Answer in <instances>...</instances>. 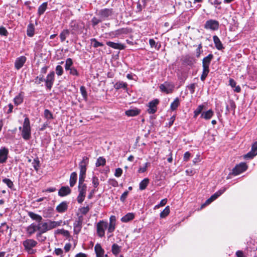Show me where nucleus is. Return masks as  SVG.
Returning <instances> with one entry per match:
<instances>
[{
	"instance_id": "1",
	"label": "nucleus",
	"mask_w": 257,
	"mask_h": 257,
	"mask_svg": "<svg viewBox=\"0 0 257 257\" xmlns=\"http://www.w3.org/2000/svg\"><path fill=\"white\" fill-rule=\"evenodd\" d=\"M19 130L21 131L22 137L25 140L28 141L31 139V128L30 120L28 117H25L23 124V127L20 126Z\"/></svg>"
},
{
	"instance_id": "2",
	"label": "nucleus",
	"mask_w": 257,
	"mask_h": 257,
	"mask_svg": "<svg viewBox=\"0 0 257 257\" xmlns=\"http://www.w3.org/2000/svg\"><path fill=\"white\" fill-rule=\"evenodd\" d=\"M70 27L71 33L72 34L77 35L83 32L84 24L83 23L73 21L70 23Z\"/></svg>"
},
{
	"instance_id": "3",
	"label": "nucleus",
	"mask_w": 257,
	"mask_h": 257,
	"mask_svg": "<svg viewBox=\"0 0 257 257\" xmlns=\"http://www.w3.org/2000/svg\"><path fill=\"white\" fill-rule=\"evenodd\" d=\"M108 226V222L104 220H100L96 224V233L100 237L105 235V231Z\"/></svg>"
},
{
	"instance_id": "4",
	"label": "nucleus",
	"mask_w": 257,
	"mask_h": 257,
	"mask_svg": "<svg viewBox=\"0 0 257 257\" xmlns=\"http://www.w3.org/2000/svg\"><path fill=\"white\" fill-rule=\"evenodd\" d=\"M37 242L32 239H27L23 242L25 250H26L30 253H32V248L35 247L37 244Z\"/></svg>"
},
{
	"instance_id": "5",
	"label": "nucleus",
	"mask_w": 257,
	"mask_h": 257,
	"mask_svg": "<svg viewBox=\"0 0 257 257\" xmlns=\"http://www.w3.org/2000/svg\"><path fill=\"white\" fill-rule=\"evenodd\" d=\"M226 188H223L219 190H218L217 192L215 193L213 195H212L209 198H208L205 202L203 204L201 205V208L204 207L207 205L211 203L212 201L215 200L216 199H217L219 196H220L222 194H223L225 191L226 190Z\"/></svg>"
},
{
	"instance_id": "6",
	"label": "nucleus",
	"mask_w": 257,
	"mask_h": 257,
	"mask_svg": "<svg viewBox=\"0 0 257 257\" xmlns=\"http://www.w3.org/2000/svg\"><path fill=\"white\" fill-rule=\"evenodd\" d=\"M174 88V85L171 82H165L163 84H161L160 89L161 91L165 92L168 94L172 92Z\"/></svg>"
},
{
	"instance_id": "7",
	"label": "nucleus",
	"mask_w": 257,
	"mask_h": 257,
	"mask_svg": "<svg viewBox=\"0 0 257 257\" xmlns=\"http://www.w3.org/2000/svg\"><path fill=\"white\" fill-rule=\"evenodd\" d=\"M219 28V22L214 20H209L206 22L204 28L211 30H217Z\"/></svg>"
},
{
	"instance_id": "8",
	"label": "nucleus",
	"mask_w": 257,
	"mask_h": 257,
	"mask_svg": "<svg viewBox=\"0 0 257 257\" xmlns=\"http://www.w3.org/2000/svg\"><path fill=\"white\" fill-rule=\"evenodd\" d=\"M247 168V166L245 163H241L236 166L232 170V174L234 175H238L244 172Z\"/></svg>"
},
{
	"instance_id": "9",
	"label": "nucleus",
	"mask_w": 257,
	"mask_h": 257,
	"mask_svg": "<svg viewBox=\"0 0 257 257\" xmlns=\"http://www.w3.org/2000/svg\"><path fill=\"white\" fill-rule=\"evenodd\" d=\"M159 103V100L158 99H155L152 101L149 102L148 106V109L147 111L149 114H154L157 110V105Z\"/></svg>"
},
{
	"instance_id": "10",
	"label": "nucleus",
	"mask_w": 257,
	"mask_h": 257,
	"mask_svg": "<svg viewBox=\"0 0 257 257\" xmlns=\"http://www.w3.org/2000/svg\"><path fill=\"white\" fill-rule=\"evenodd\" d=\"M115 228L116 217L114 215H111L109 217V222L108 223L107 234L112 233L115 230Z\"/></svg>"
},
{
	"instance_id": "11",
	"label": "nucleus",
	"mask_w": 257,
	"mask_h": 257,
	"mask_svg": "<svg viewBox=\"0 0 257 257\" xmlns=\"http://www.w3.org/2000/svg\"><path fill=\"white\" fill-rule=\"evenodd\" d=\"M9 149L6 147L0 149V164L5 163L8 158Z\"/></svg>"
},
{
	"instance_id": "12",
	"label": "nucleus",
	"mask_w": 257,
	"mask_h": 257,
	"mask_svg": "<svg viewBox=\"0 0 257 257\" xmlns=\"http://www.w3.org/2000/svg\"><path fill=\"white\" fill-rule=\"evenodd\" d=\"M113 14L112 9H103L99 11L98 15L102 20H104Z\"/></svg>"
},
{
	"instance_id": "13",
	"label": "nucleus",
	"mask_w": 257,
	"mask_h": 257,
	"mask_svg": "<svg viewBox=\"0 0 257 257\" xmlns=\"http://www.w3.org/2000/svg\"><path fill=\"white\" fill-rule=\"evenodd\" d=\"M89 159L87 157H84L82 161L80 162L79 166L80 174H85L86 171V166L88 164Z\"/></svg>"
},
{
	"instance_id": "14",
	"label": "nucleus",
	"mask_w": 257,
	"mask_h": 257,
	"mask_svg": "<svg viewBox=\"0 0 257 257\" xmlns=\"http://www.w3.org/2000/svg\"><path fill=\"white\" fill-rule=\"evenodd\" d=\"M55 73L54 71L51 72L48 74L45 80L46 86L47 88L50 89L54 81Z\"/></svg>"
},
{
	"instance_id": "15",
	"label": "nucleus",
	"mask_w": 257,
	"mask_h": 257,
	"mask_svg": "<svg viewBox=\"0 0 257 257\" xmlns=\"http://www.w3.org/2000/svg\"><path fill=\"white\" fill-rule=\"evenodd\" d=\"M257 155V141L254 142L251 147V151L247 153L245 156L244 158L252 159Z\"/></svg>"
},
{
	"instance_id": "16",
	"label": "nucleus",
	"mask_w": 257,
	"mask_h": 257,
	"mask_svg": "<svg viewBox=\"0 0 257 257\" xmlns=\"http://www.w3.org/2000/svg\"><path fill=\"white\" fill-rule=\"evenodd\" d=\"M26 61V57L25 56H21L17 59L15 62V67L17 69L19 70L21 68Z\"/></svg>"
},
{
	"instance_id": "17",
	"label": "nucleus",
	"mask_w": 257,
	"mask_h": 257,
	"mask_svg": "<svg viewBox=\"0 0 257 257\" xmlns=\"http://www.w3.org/2000/svg\"><path fill=\"white\" fill-rule=\"evenodd\" d=\"M37 230L38 231V224L32 223L26 228V231L29 236L33 234Z\"/></svg>"
},
{
	"instance_id": "18",
	"label": "nucleus",
	"mask_w": 257,
	"mask_h": 257,
	"mask_svg": "<svg viewBox=\"0 0 257 257\" xmlns=\"http://www.w3.org/2000/svg\"><path fill=\"white\" fill-rule=\"evenodd\" d=\"M213 58V55L212 54H210L207 56L204 57L202 60L203 68H209L211 61Z\"/></svg>"
},
{
	"instance_id": "19",
	"label": "nucleus",
	"mask_w": 257,
	"mask_h": 257,
	"mask_svg": "<svg viewBox=\"0 0 257 257\" xmlns=\"http://www.w3.org/2000/svg\"><path fill=\"white\" fill-rule=\"evenodd\" d=\"M183 63L184 64L191 66L196 62V60L193 57L189 55H186L183 58Z\"/></svg>"
},
{
	"instance_id": "20",
	"label": "nucleus",
	"mask_w": 257,
	"mask_h": 257,
	"mask_svg": "<svg viewBox=\"0 0 257 257\" xmlns=\"http://www.w3.org/2000/svg\"><path fill=\"white\" fill-rule=\"evenodd\" d=\"M94 250L96 257H104V250L102 248L100 244L97 243L94 246Z\"/></svg>"
},
{
	"instance_id": "21",
	"label": "nucleus",
	"mask_w": 257,
	"mask_h": 257,
	"mask_svg": "<svg viewBox=\"0 0 257 257\" xmlns=\"http://www.w3.org/2000/svg\"><path fill=\"white\" fill-rule=\"evenodd\" d=\"M106 45L115 49L123 50L125 48V46L124 45L111 41L107 42Z\"/></svg>"
},
{
	"instance_id": "22",
	"label": "nucleus",
	"mask_w": 257,
	"mask_h": 257,
	"mask_svg": "<svg viewBox=\"0 0 257 257\" xmlns=\"http://www.w3.org/2000/svg\"><path fill=\"white\" fill-rule=\"evenodd\" d=\"M68 207V203L66 201H63L57 206L56 209L58 212L63 213L67 210Z\"/></svg>"
},
{
	"instance_id": "23",
	"label": "nucleus",
	"mask_w": 257,
	"mask_h": 257,
	"mask_svg": "<svg viewBox=\"0 0 257 257\" xmlns=\"http://www.w3.org/2000/svg\"><path fill=\"white\" fill-rule=\"evenodd\" d=\"M46 223L49 231L58 226H60L61 224V221L48 220L47 222H46Z\"/></svg>"
},
{
	"instance_id": "24",
	"label": "nucleus",
	"mask_w": 257,
	"mask_h": 257,
	"mask_svg": "<svg viewBox=\"0 0 257 257\" xmlns=\"http://www.w3.org/2000/svg\"><path fill=\"white\" fill-rule=\"evenodd\" d=\"M71 189L68 186H62L58 191V195L60 196H65L71 193Z\"/></svg>"
},
{
	"instance_id": "25",
	"label": "nucleus",
	"mask_w": 257,
	"mask_h": 257,
	"mask_svg": "<svg viewBox=\"0 0 257 257\" xmlns=\"http://www.w3.org/2000/svg\"><path fill=\"white\" fill-rule=\"evenodd\" d=\"M38 231H39V234H38V235H40L41 233H44L48 231L46 222L43 223H39L38 224Z\"/></svg>"
},
{
	"instance_id": "26",
	"label": "nucleus",
	"mask_w": 257,
	"mask_h": 257,
	"mask_svg": "<svg viewBox=\"0 0 257 257\" xmlns=\"http://www.w3.org/2000/svg\"><path fill=\"white\" fill-rule=\"evenodd\" d=\"M29 216L33 220H35L38 223L41 222L42 220V217L41 215L36 214L34 212L29 211L28 213Z\"/></svg>"
},
{
	"instance_id": "27",
	"label": "nucleus",
	"mask_w": 257,
	"mask_h": 257,
	"mask_svg": "<svg viewBox=\"0 0 257 257\" xmlns=\"http://www.w3.org/2000/svg\"><path fill=\"white\" fill-rule=\"evenodd\" d=\"M213 40L216 49H217L219 50H220L224 48L222 44V43L221 42L220 39L217 36H214L213 37Z\"/></svg>"
},
{
	"instance_id": "28",
	"label": "nucleus",
	"mask_w": 257,
	"mask_h": 257,
	"mask_svg": "<svg viewBox=\"0 0 257 257\" xmlns=\"http://www.w3.org/2000/svg\"><path fill=\"white\" fill-rule=\"evenodd\" d=\"M135 217V215L133 213H127L126 215L121 218V221L122 222H127L133 220Z\"/></svg>"
},
{
	"instance_id": "29",
	"label": "nucleus",
	"mask_w": 257,
	"mask_h": 257,
	"mask_svg": "<svg viewBox=\"0 0 257 257\" xmlns=\"http://www.w3.org/2000/svg\"><path fill=\"white\" fill-rule=\"evenodd\" d=\"M213 111L210 109L205 112L202 113L201 117L204 118L205 119L208 120L210 119L213 115Z\"/></svg>"
},
{
	"instance_id": "30",
	"label": "nucleus",
	"mask_w": 257,
	"mask_h": 257,
	"mask_svg": "<svg viewBox=\"0 0 257 257\" xmlns=\"http://www.w3.org/2000/svg\"><path fill=\"white\" fill-rule=\"evenodd\" d=\"M77 178V174L76 172L72 173L70 177V186L73 187L75 184Z\"/></svg>"
},
{
	"instance_id": "31",
	"label": "nucleus",
	"mask_w": 257,
	"mask_h": 257,
	"mask_svg": "<svg viewBox=\"0 0 257 257\" xmlns=\"http://www.w3.org/2000/svg\"><path fill=\"white\" fill-rule=\"evenodd\" d=\"M121 248V246L116 243H114L111 246V251L113 254L117 255L120 252Z\"/></svg>"
},
{
	"instance_id": "32",
	"label": "nucleus",
	"mask_w": 257,
	"mask_h": 257,
	"mask_svg": "<svg viewBox=\"0 0 257 257\" xmlns=\"http://www.w3.org/2000/svg\"><path fill=\"white\" fill-rule=\"evenodd\" d=\"M140 113V110L138 109H129L125 111V113L128 116H134L138 115Z\"/></svg>"
},
{
	"instance_id": "33",
	"label": "nucleus",
	"mask_w": 257,
	"mask_h": 257,
	"mask_svg": "<svg viewBox=\"0 0 257 257\" xmlns=\"http://www.w3.org/2000/svg\"><path fill=\"white\" fill-rule=\"evenodd\" d=\"M149 183V179L148 178H145L143 179L139 184V188L141 190H145Z\"/></svg>"
},
{
	"instance_id": "34",
	"label": "nucleus",
	"mask_w": 257,
	"mask_h": 257,
	"mask_svg": "<svg viewBox=\"0 0 257 257\" xmlns=\"http://www.w3.org/2000/svg\"><path fill=\"white\" fill-rule=\"evenodd\" d=\"M47 7V3H43L38 8V14L39 16L42 15L45 12Z\"/></svg>"
},
{
	"instance_id": "35",
	"label": "nucleus",
	"mask_w": 257,
	"mask_h": 257,
	"mask_svg": "<svg viewBox=\"0 0 257 257\" xmlns=\"http://www.w3.org/2000/svg\"><path fill=\"white\" fill-rule=\"evenodd\" d=\"M34 26L33 24H30L27 27V34L29 37L33 36L34 34Z\"/></svg>"
},
{
	"instance_id": "36",
	"label": "nucleus",
	"mask_w": 257,
	"mask_h": 257,
	"mask_svg": "<svg viewBox=\"0 0 257 257\" xmlns=\"http://www.w3.org/2000/svg\"><path fill=\"white\" fill-rule=\"evenodd\" d=\"M90 44L91 45L95 48L98 47H102L104 45L102 43L97 41L95 38L90 39Z\"/></svg>"
},
{
	"instance_id": "37",
	"label": "nucleus",
	"mask_w": 257,
	"mask_h": 257,
	"mask_svg": "<svg viewBox=\"0 0 257 257\" xmlns=\"http://www.w3.org/2000/svg\"><path fill=\"white\" fill-rule=\"evenodd\" d=\"M127 85V84L125 82L123 81H118L114 84V87L115 89H119L120 88H126Z\"/></svg>"
},
{
	"instance_id": "38",
	"label": "nucleus",
	"mask_w": 257,
	"mask_h": 257,
	"mask_svg": "<svg viewBox=\"0 0 257 257\" xmlns=\"http://www.w3.org/2000/svg\"><path fill=\"white\" fill-rule=\"evenodd\" d=\"M69 31L67 29L63 30L60 35V38L61 42H64L67 36L69 35Z\"/></svg>"
},
{
	"instance_id": "39",
	"label": "nucleus",
	"mask_w": 257,
	"mask_h": 257,
	"mask_svg": "<svg viewBox=\"0 0 257 257\" xmlns=\"http://www.w3.org/2000/svg\"><path fill=\"white\" fill-rule=\"evenodd\" d=\"M73 62L71 58H67L65 61V69L66 71H68L71 67L73 66Z\"/></svg>"
},
{
	"instance_id": "40",
	"label": "nucleus",
	"mask_w": 257,
	"mask_h": 257,
	"mask_svg": "<svg viewBox=\"0 0 257 257\" xmlns=\"http://www.w3.org/2000/svg\"><path fill=\"white\" fill-rule=\"evenodd\" d=\"M106 163L105 159L102 157H99L96 162L95 165L96 167H99L101 166H104Z\"/></svg>"
},
{
	"instance_id": "41",
	"label": "nucleus",
	"mask_w": 257,
	"mask_h": 257,
	"mask_svg": "<svg viewBox=\"0 0 257 257\" xmlns=\"http://www.w3.org/2000/svg\"><path fill=\"white\" fill-rule=\"evenodd\" d=\"M170 213V207L167 206L160 213V217L162 218L166 217Z\"/></svg>"
},
{
	"instance_id": "42",
	"label": "nucleus",
	"mask_w": 257,
	"mask_h": 257,
	"mask_svg": "<svg viewBox=\"0 0 257 257\" xmlns=\"http://www.w3.org/2000/svg\"><path fill=\"white\" fill-rule=\"evenodd\" d=\"M179 104V100L176 98L171 104L170 108L172 110H175L178 107Z\"/></svg>"
},
{
	"instance_id": "43",
	"label": "nucleus",
	"mask_w": 257,
	"mask_h": 257,
	"mask_svg": "<svg viewBox=\"0 0 257 257\" xmlns=\"http://www.w3.org/2000/svg\"><path fill=\"white\" fill-rule=\"evenodd\" d=\"M209 72V68H203V72L201 74L200 79L202 81H204L206 79V77L207 76Z\"/></svg>"
},
{
	"instance_id": "44",
	"label": "nucleus",
	"mask_w": 257,
	"mask_h": 257,
	"mask_svg": "<svg viewBox=\"0 0 257 257\" xmlns=\"http://www.w3.org/2000/svg\"><path fill=\"white\" fill-rule=\"evenodd\" d=\"M3 182L6 184L8 187L11 189L13 188L14 187L13 182L10 179L5 178L3 180Z\"/></svg>"
},
{
	"instance_id": "45",
	"label": "nucleus",
	"mask_w": 257,
	"mask_h": 257,
	"mask_svg": "<svg viewBox=\"0 0 257 257\" xmlns=\"http://www.w3.org/2000/svg\"><path fill=\"white\" fill-rule=\"evenodd\" d=\"M86 194L79 192V194L77 198V200L79 203H81L84 200Z\"/></svg>"
},
{
	"instance_id": "46",
	"label": "nucleus",
	"mask_w": 257,
	"mask_h": 257,
	"mask_svg": "<svg viewBox=\"0 0 257 257\" xmlns=\"http://www.w3.org/2000/svg\"><path fill=\"white\" fill-rule=\"evenodd\" d=\"M33 166L36 171H38L40 167V161L38 158L35 159L32 163Z\"/></svg>"
},
{
	"instance_id": "47",
	"label": "nucleus",
	"mask_w": 257,
	"mask_h": 257,
	"mask_svg": "<svg viewBox=\"0 0 257 257\" xmlns=\"http://www.w3.org/2000/svg\"><path fill=\"white\" fill-rule=\"evenodd\" d=\"M44 115L45 118L48 119H51L53 118L52 113L47 109L44 110Z\"/></svg>"
},
{
	"instance_id": "48",
	"label": "nucleus",
	"mask_w": 257,
	"mask_h": 257,
	"mask_svg": "<svg viewBox=\"0 0 257 257\" xmlns=\"http://www.w3.org/2000/svg\"><path fill=\"white\" fill-rule=\"evenodd\" d=\"M228 103L229 104L226 105V109L228 110L229 109H235L236 105L234 102L231 100H229Z\"/></svg>"
},
{
	"instance_id": "49",
	"label": "nucleus",
	"mask_w": 257,
	"mask_h": 257,
	"mask_svg": "<svg viewBox=\"0 0 257 257\" xmlns=\"http://www.w3.org/2000/svg\"><path fill=\"white\" fill-rule=\"evenodd\" d=\"M204 107L203 105H199L196 109L194 111V117H196L197 115L200 114Z\"/></svg>"
},
{
	"instance_id": "50",
	"label": "nucleus",
	"mask_w": 257,
	"mask_h": 257,
	"mask_svg": "<svg viewBox=\"0 0 257 257\" xmlns=\"http://www.w3.org/2000/svg\"><path fill=\"white\" fill-rule=\"evenodd\" d=\"M89 209V207L88 206H87L86 207H83L79 208V210L80 213H81L82 215H85L88 212Z\"/></svg>"
},
{
	"instance_id": "51",
	"label": "nucleus",
	"mask_w": 257,
	"mask_h": 257,
	"mask_svg": "<svg viewBox=\"0 0 257 257\" xmlns=\"http://www.w3.org/2000/svg\"><path fill=\"white\" fill-rule=\"evenodd\" d=\"M68 71H69V74L70 75L76 76H78L79 75L76 69H75L73 66L71 67L70 69L68 70Z\"/></svg>"
},
{
	"instance_id": "52",
	"label": "nucleus",
	"mask_w": 257,
	"mask_h": 257,
	"mask_svg": "<svg viewBox=\"0 0 257 257\" xmlns=\"http://www.w3.org/2000/svg\"><path fill=\"white\" fill-rule=\"evenodd\" d=\"M82 217L80 216L79 217L78 220L76 221L74 224V227L75 228H80L81 227V224H82Z\"/></svg>"
},
{
	"instance_id": "53",
	"label": "nucleus",
	"mask_w": 257,
	"mask_h": 257,
	"mask_svg": "<svg viewBox=\"0 0 257 257\" xmlns=\"http://www.w3.org/2000/svg\"><path fill=\"white\" fill-rule=\"evenodd\" d=\"M87 186L85 184L78 185V191L86 194Z\"/></svg>"
},
{
	"instance_id": "54",
	"label": "nucleus",
	"mask_w": 257,
	"mask_h": 257,
	"mask_svg": "<svg viewBox=\"0 0 257 257\" xmlns=\"http://www.w3.org/2000/svg\"><path fill=\"white\" fill-rule=\"evenodd\" d=\"M56 73L58 76H61L63 73V69L61 66L57 65L56 67Z\"/></svg>"
},
{
	"instance_id": "55",
	"label": "nucleus",
	"mask_w": 257,
	"mask_h": 257,
	"mask_svg": "<svg viewBox=\"0 0 257 257\" xmlns=\"http://www.w3.org/2000/svg\"><path fill=\"white\" fill-rule=\"evenodd\" d=\"M92 183L93 187L94 188H97L98 187V186L99 185V183L98 178L95 176H93L92 179Z\"/></svg>"
},
{
	"instance_id": "56",
	"label": "nucleus",
	"mask_w": 257,
	"mask_h": 257,
	"mask_svg": "<svg viewBox=\"0 0 257 257\" xmlns=\"http://www.w3.org/2000/svg\"><path fill=\"white\" fill-rule=\"evenodd\" d=\"M128 33V30L127 29L125 28H122L120 29H118L115 31V34L116 35H121L123 34H127Z\"/></svg>"
},
{
	"instance_id": "57",
	"label": "nucleus",
	"mask_w": 257,
	"mask_h": 257,
	"mask_svg": "<svg viewBox=\"0 0 257 257\" xmlns=\"http://www.w3.org/2000/svg\"><path fill=\"white\" fill-rule=\"evenodd\" d=\"M102 19H99L96 17H93L91 20L93 26L94 27L98 23H100L102 21Z\"/></svg>"
},
{
	"instance_id": "58",
	"label": "nucleus",
	"mask_w": 257,
	"mask_h": 257,
	"mask_svg": "<svg viewBox=\"0 0 257 257\" xmlns=\"http://www.w3.org/2000/svg\"><path fill=\"white\" fill-rule=\"evenodd\" d=\"M85 178V174H80L79 173V184H84L83 183L84 181V179Z\"/></svg>"
},
{
	"instance_id": "59",
	"label": "nucleus",
	"mask_w": 257,
	"mask_h": 257,
	"mask_svg": "<svg viewBox=\"0 0 257 257\" xmlns=\"http://www.w3.org/2000/svg\"><path fill=\"white\" fill-rule=\"evenodd\" d=\"M0 35L5 36H7L8 35V32L5 27H0Z\"/></svg>"
},
{
	"instance_id": "60",
	"label": "nucleus",
	"mask_w": 257,
	"mask_h": 257,
	"mask_svg": "<svg viewBox=\"0 0 257 257\" xmlns=\"http://www.w3.org/2000/svg\"><path fill=\"white\" fill-rule=\"evenodd\" d=\"M122 174V170L121 168H117L115 169L114 176L116 177H119Z\"/></svg>"
},
{
	"instance_id": "61",
	"label": "nucleus",
	"mask_w": 257,
	"mask_h": 257,
	"mask_svg": "<svg viewBox=\"0 0 257 257\" xmlns=\"http://www.w3.org/2000/svg\"><path fill=\"white\" fill-rule=\"evenodd\" d=\"M54 252L57 255H60V257L63 256V251L61 248H56L54 250Z\"/></svg>"
},
{
	"instance_id": "62",
	"label": "nucleus",
	"mask_w": 257,
	"mask_h": 257,
	"mask_svg": "<svg viewBox=\"0 0 257 257\" xmlns=\"http://www.w3.org/2000/svg\"><path fill=\"white\" fill-rule=\"evenodd\" d=\"M128 192L127 191L124 192L120 197V200L123 202H124L125 199L126 198L128 195Z\"/></svg>"
},
{
	"instance_id": "63",
	"label": "nucleus",
	"mask_w": 257,
	"mask_h": 257,
	"mask_svg": "<svg viewBox=\"0 0 257 257\" xmlns=\"http://www.w3.org/2000/svg\"><path fill=\"white\" fill-rule=\"evenodd\" d=\"M201 49H202V45H201V44H200L198 46V48H197V49L196 50V57L197 58L200 57V55L201 52H202V51L201 50Z\"/></svg>"
},
{
	"instance_id": "64",
	"label": "nucleus",
	"mask_w": 257,
	"mask_h": 257,
	"mask_svg": "<svg viewBox=\"0 0 257 257\" xmlns=\"http://www.w3.org/2000/svg\"><path fill=\"white\" fill-rule=\"evenodd\" d=\"M23 97H14V101L16 104L18 105L23 102Z\"/></svg>"
}]
</instances>
